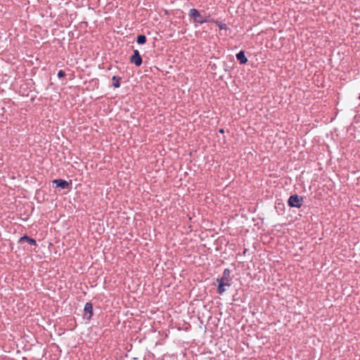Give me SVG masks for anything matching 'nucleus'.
I'll use <instances>...</instances> for the list:
<instances>
[{"label": "nucleus", "instance_id": "obj_1", "mask_svg": "<svg viewBox=\"0 0 360 360\" xmlns=\"http://www.w3.org/2000/svg\"><path fill=\"white\" fill-rule=\"evenodd\" d=\"M231 271L229 269H225L223 271V275L220 278H217L218 283L217 292L222 294L226 291L225 286H231Z\"/></svg>", "mask_w": 360, "mask_h": 360}, {"label": "nucleus", "instance_id": "obj_2", "mask_svg": "<svg viewBox=\"0 0 360 360\" xmlns=\"http://www.w3.org/2000/svg\"><path fill=\"white\" fill-rule=\"evenodd\" d=\"M188 15L191 18L193 19V21L195 22H197L199 24H203L207 22H210V20L202 16L201 14L200 13V12L195 8L190 9Z\"/></svg>", "mask_w": 360, "mask_h": 360}, {"label": "nucleus", "instance_id": "obj_3", "mask_svg": "<svg viewBox=\"0 0 360 360\" xmlns=\"http://www.w3.org/2000/svg\"><path fill=\"white\" fill-rule=\"evenodd\" d=\"M303 197L297 194L292 195L288 200V204L290 207L300 208L302 205Z\"/></svg>", "mask_w": 360, "mask_h": 360}, {"label": "nucleus", "instance_id": "obj_4", "mask_svg": "<svg viewBox=\"0 0 360 360\" xmlns=\"http://www.w3.org/2000/svg\"><path fill=\"white\" fill-rule=\"evenodd\" d=\"M129 61L131 63L135 64L137 67L142 65L143 60L138 50H134L133 55L129 58Z\"/></svg>", "mask_w": 360, "mask_h": 360}, {"label": "nucleus", "instance_id": "obj_5", "mask_svg": "<svg viewBox=\"0 0 360 360\" xmlns=\"http://www.w3.org/2000/svg\"><path fill=\"white\" fill-rule=\"evenodd\" d=\"M53 184L56 185L57 188L62 189H68L71 187V182H68L66 180L62 179H58L53 181Z\"/></svg>", "mask_w": 360, "mask_h": 360}, {"label": "nucleus", "instance_id": "obj_6", "mask_svg": "<svg viewBox=\"0 0 360 360\" xmlns=\"http://www.w3.org/2000/svg\"><path fill=\"white\" fill-rule=\"evenodd\" d=\"M93 316V305L91 302H86L84 308V318L91 320Z\"/></svg>", "mask_w": 360, "mask_h": 360}, {"label": "nucleus", "instance_id": "obj_7", "mask_svg": "<svg viewBox=\"0 0 360 360\" xmlns=\"http://www.w3.org/2000/svg\"><path fill=\"white\" fill-rule=\"evenodd\" d=\"M236 58L237 60L240 62V63L241 65H244V64H246L247 62H248V58L247 57L245 56V52L243 51H239L237 54H236Z\"/></svg>", "mask_w": 360, "mask_h": 360}, {"label": "nucleus", "instance_id": "obj_8", "mask_svg": "<svg viewBox=\"0 0 360 360\" xmlns=\"http://www.w3.org/2000/svg\"><path fill=\"white\" fill-rule=\"evenodd\" d=\"M19 242H27L31 245H37L36 240L34 238H30L29 236H27L26 235L22 236L20 238Z\"/></svg>", "mask_w": 360, "mask_h": 360}, {"label": "nucleus", "instance_id": "obj_9", "mask_svg": "<svg viewBox=\"0 0 360 360\" xmlns=\"http://www.w3.org/2000/svg\"><path fill=\"white\" fill-rule=\"evenodd\" d=\"M210 22L214 23L219 27V29L221 30L228 29L227 25L225 23L222 22L221 21H219V20H214V19H211Z\"/></svg>", "mask_w": 360, "mask_h": 360}, {"label": "nucleus", "instance_id": "obj_10", "mask_svg": "<svg viewBox=\"0 0 360 360\" xmlns=\"http://www.w3.org/2000/svg\"><path fill=\"white\" fill-rule=\"evenodd\" d=\"M112 80L113 81L112 86L115 88H119L120 86V80H121L120 77L113 76L112 77Z\"/></svg>", "mask_w": 360, "mask_h": 360}, {"label": "nucleus", "instance_id": "obj_11", "mask_svg": "<svg viewBox=\"0 0 360 360\" xmlns=\"http://www.w3.org/2000/svg\"><path fill=\"white\" fill-rule=\"evenodd\" d=\"M136 42L139 44H144L146 42V37L144 34H139L136 37Z\"/></svg>", "mask_w": 360, "mask_h": 360}, {"label": "nucleus", "instance_id": "obj_12", "mask_svg": "<svg viewBox=\"0 0 360 360\" xmlns=\"http://www.w3.org/2000/svg\"><path fill=\"white\" fill-rule=\"evenodd\" d=\"M65 76V72L63 70H59V71H58V77L59 78H63V77H64Z\"/></svg>", "mask_w": 360, "mask_h": 360}, {"label": "nucleus", "instance_id": "obj_13", "mask_svg": "<svg viewBox=\"0 0 360 360\" xmlns=\"http://www.w3.org/2000/svg\"><path fill=\"white\" fill-rule=\"evenodd\" d=\"M219 132L220 134H224V129H220L219 130Z\"/></svg>", "mask_w": 360, "mask_h": 360}, {"label": "nucleus", "instance_id": "obj_14", "mask_svg": "<svg viewBox=\"0 0 360 360\" xmlns=\"http://www.w3.org/2000/svg\"><path fill=\"white\" fill-rule=\"evenodd\" d=\"M245 253H247V250L246 249L244 250V254Z\"/></svg>", "mask_w": 360, "mask_h": 360}, {"label": "nucleus", "instance_id": "obj_15", "mask_svg": "<svg viewBox=\"0 0 360 360\" xmlns=\"http://www.w3.org/2000/svg\"><path fill=\"white\" fill-rule=\"evenodd\" d=\"M245 253H247V250L246 249L244 250V254Z\"/></svg>", "mask_w": 360, "mask_h": 360}]
</instances>
